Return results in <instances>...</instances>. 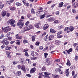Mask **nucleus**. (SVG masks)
I'll return each mask as SVG.
<instances>
[{
  "label": "nucleus",
  "mask_w": 78,
  "mask_h": 78,
  "mask_svg": "<svg viewBox=\"0 0 78 78\" xmlns=\"http://www.w3.org/2000/svg\"><path fill=\"white\" fill-rule=\"evenodd\" d=\"M3 7H4V5H2V6H1L0 7V11H1L2 10Z\"/></svg>",
  "instance_id": "46"
},
{
  "label": "nucleus",
  "mask_w": 78,
  "mask_h": 78,
  "mask_svg": "<svg viewBox=\"0 0 78 78\" xmlns=\"http://www.w3.org/2000/svg\"><path fill=\"white\" fill-rule=\"evenodd\" d=\"M16 5L18 6H20L22 5V4L19 2H16Z\"/></svg>",
  "instance_id": "28"
},
{
  "label": "nucleus",
  "mask_w": 78,
  "mask_h": 78,
  "mask_svg": "<svg viewBox=\"0 0 78 78\" xmlns=\"http://www.w3.org/2000/svg\"><path fill=\"white\" fill-rule=\"evenodd\" d=\"M55 14L57 16H58L59 14V12L58 11H57L55 12Z\"/></svg>",
  "instance_id": "61"
},
{
  "label": "nucleus",
  "mask_w": 78,
  "mask_h": 78,
  "mask_svg": "<svg viewBox=\"0 0 78 78\" xmlns=\"http://www.w3.org/2000/svg\"><path fill=\"white\" fill-rule=\"evenodd\" d=\"M63 37V36L62 35H60L59 36H57V38H61V37Z\"/></svg>",
  "instance_id": "59"
},
{
  "label": "nucleus",
  "mask_w": 78,
  "mask_h": 78,
  "mask_svg": "<svg viewBox=\"0 0 78 78\" xmlns=\"http://www.w3.org/2000/svg\"><path fill=\"white\" fill-rule=\"evenodd\" d=\"M22 75V72L20 71H18L16 73V75L17 76H20Z\"/></svg>",
  "instance_id": "13"
},
{
  "label": "nucleus",
  "mask_w": 78,
  "mask_h": 78,
  "mask_svg": "<svg viewBox=\"0 0 78 78\" xmlns=\"http://www.w3.org/2000/svg\"><path fill=\"white\" fill-rule=\"evenodd\" d=\"M59 22H60L58 20H55L54 21V23H59Z\"/></svg>",
  "instance_id": "27"
},
{
  "label": "nucleus",
  "mask_w": 78,
  "mask_h": 78,
  "mask_svg": "<svg viewBox=\"0 0 78 78\" xmlns=\"http://www.w3.org/2000/svg\"><path fill=\"white\" fill-rule=\"evenodd\" d=\"M9 23H10L11 26H12L13 27H15V25H14L15 20H13L12 19L9 20Z\"/></svg>",
  "instance_id": "1"
},
{
  "label": "nucleus",
  "mask_w": 78,
  "mask_h": 78,
  "mask_svg": "<svg viewBox=\"0 0 78 78\" xmlns=\"http://www.w3.org/2000/svg\"><path fill=\"white\" fill-rule=\"evenodd\" d=\"M18 26H20V28H22L23 26V23L22 22L18 23H17Z\"/></svg>",
  "instance_id": "4"
},
{
  "label": "nucleus",
  "mask_w": 78,
  "mask_h": 78,
  "mask_svg": "<svg viewBox=\"0 0 78 78\" xmlns=\"http://www.w3.org/2000/svg\"><path fill=\"white\" fill-rule=\"evenodd\" d=\"M55 43L57 45H59L61 42L59 40H56L55 41Z\"/></svg>",
  "instance_id": "20"
},
{
  "label": "nucleus",
  "mask_w": 78,
  "mask_h": 78,
  "mask_svg": "<svg viewBox=\"0 0 78 78\" xmlns=\"http://www.w3.org/2000/svg\"><path fill=\"white\" fill-rule=\"evenodd\" d=\"M6 3L7 5H10L11 3V2H10L9 1L6 2Z\"/></svg>",
  "instance_id": "56"
},
{
  "label": "nucleus",
  "mask_w": 78,
  "mask_h": 78,
  "mask_svg": "<svg viewBox=\"0 0 78 78\" xmlns=\"http://www.w3.org/2000/svg\"><path fill=\"white\" fill-rule=\"evenodd\" d=\"M64 28V27H63V26L62 25H61L60 26H59L58 27V30H61V29H62V28Z\"/></svg>",
  "instance_id": "30"
},
{
  "label": "nucleus",
  "mask_w": 78,
  "mask_h": 78,
  "mask_svg": "<svg viewBox=\"0 0 78 78\" xmlns=\"http://www.w3.org/2000/svg\"><path fill=\"white\" fill-rule=\"evenodd\" d=\"M36 38V37H35V36H33L32 37V41H35V39Z\"/></svg>",
  "instance_id": "41"
},
{
  "label": "nucleus",
  "mask_w": 78,
  "mask_h": 78,
  "mask_svg": "<svg viewBox=\"0 0 78 78\" xmlns=\"http://www.w3.org/2000/svg\"><path fill=\"white\" fill-rule=\"evenodd\" d=\"M46 62L48 63V64H50V62L49 60H48V59H47L46 60Z\"/></svg>",
  "instance_id": "51"
},
{
  "label": "nucleus",
  "mask_w": 78,
  "mask_h": 78,
  "mask_svg": "<svg viewBox=\"0 0 78 78\" xmlns=\"http://www.w3.org/2000/svg\"><path fill=\"white\" fill-rule=\"evenodd\" d=\"M34 26L35 27L37 28H38L39 29L40 28V27H39V23H35L34 25Z\"/></svg>",
  "instance_id": "8"
},
{
  "label": "nucleus",
  "mask_w": 78,
  "mask_h": 78,
  "mask_svg": "<svg viewBox=\"0 0 78 78\" xmlns=\"http://www.w3.org/2000/svg\"><path fill=\"white\" fill-rule=\"evenodd\" d=\"M7 28V29L8 31H11V28L9 27V26L7 27H6Z\"/></svg>",
  "instance_id": "32"
},
{
  "label": "nucleus",
  "mask_w": 78,
  "mask_h": 78,
  "mask_svg": "<svg viewBox=\"0 0 78 78\" xmlns=\"http://www.w3.org/2000/svg\"><path fill=\"white\" fill-rule=\"evenodd\" d=\"M63 4H64V3H63V2L60 3L59 4V7H62V6Z\"/></svg>",
  "instance_id": "29"
},
{
  "label": "nucleus",
  "mask_w": 78,
  "mask_h": 78,
  "mask_svg": "<svg viewBox=\"0 0 78 78\" xmlns=\"http://www.w3.org/2000/svg\"><path fill=\"white\" fill-rule=\"evenodd\" d=\"M58 70H59V72L61 74H62H62H63V71H61V69H58Z\"/></svg>",
  "instance_id": "43"
},
{
  "label": "nucleus",
  "mask_w": 78,
  "mask_h": 78,
  "mask_svg": "<svg viewBox=\"0 0 78 78\" xmlns=\"http://www.w3.org/2000/svg\"><path fill=\"white\" fill-rule=\"evenodd\" d=\"M67 9H70V8L71 7V6H70V5H69L67 6Z\"/></svg>",
  "instance_id": "62"
},
{
  "label": "nucleus",
  "mask_w": 78,
  "mask_h": 78,
  "mask_svg": "<svg viewBox=\"0 0 78 78\" xmlns=\"http://www.w3.org/2000/svg\"><path fill=\"white\" fill-rule=\"evenodd\" d=\"M31 55L33 57H34V56H36V55H34V51H31Z\"/></svg>",
  "instance_id": "25"
},
{
  "label": "nucleus",
  "mask_w": 78,
  "mask_h": 78,
  "mask_svg": "<svg viewBox=\"0 0 78 78\" xmlns=\"http://www.w3.org/2000/svg\"><path fill=\"white\" fill-rule=\"evenodd\" d=\"M48 27H49L48 24H46L44 26L43 30H46V29L48 28Z\"/></svg>",
  "instance_id": "7"
},
{
  "label": "nucleus",
  "mask_w": 78,
  "mask_h": 78,
  "mask_svg": "<svg viewBox=\"0 0 78 78\" xmlns=\"http://www.w3.org/2000/svg\"><path fill=\"white\" fill-rule=\"evenodd\" d=\"M4 44H5V45H8L9 42V41H7L4 42Z\"/></svg>",
  "instance_id": "48"
},
{
  "label": "nucleus",
  "mask_w": 78,
  "mask_h": 78,
  "mask_svg": "<svg viewBox=\"0 0 78 78\" xmlns=\"http://www.w3.org/2000/svg\"><path fill=\"white\" fill-rule=\"evenodd\" d=\"M48 53H44V56L45 58H47V56H48Z\"/></svg>",
  "instance_id": "36"
},
{
  "label": "nucleus",
  "mask_w": 78,
  "mask_h": 78,
  "mask_svg": "<svg viewBox=\"0 0 78 78\" xmlns=\"http://www.w3.org/2000/svg\"><path fill=\"white\" fill-rule=\"evenodd\" d=\"M69 69H68L65 72V73L67 76H69Z\"/></svg>",
  "instance_id": "14"
},
{
  "label": "nucleus",
  "mask_w": 78,
  "mask_h": 78,
  "mask_svg": "<svg viewBox=\"0 0 78 78\" xmlns=\"http://www.w3.org/2000/svg\"><path fill=\"white\" fill-rule=\"evenodd\" d=\"M29 28V29H33V28H34V27H33V26L31 24H30L28 26Z\"/></svg>",
  "instance_id": "21"
},
{
  "label": "nucleus",
  "mask_w": 78,
  "mask_h": 78,
  "mask_svg": "<svg viewBox=\"0 0 78 78\" xmlns=\"http://www.w3.org/2000/svg\"><path fill=\"white\" fill-rule=\"evenodd\" d=\"M28 51V49H25L23 50V52H25V51Z\"/></svg>",
  "instance_id": "63"
},
{
  "label": "nucleus",
  "mask_w": 78,
  "mask_h": 78,
  "mask_svg": "<svg viewBox=\"0 0 78 78\" xmlns=\"http://www.w3.org/2000/svg\"><path fill=\"white\" fill-rule=\"evenodd\" d=\"M62 31H59L58 32V33L57 34V36H59V34H62Z\"/></svg>",
  "instance_id": "50"
},
{
  "label": "nucleus",
  "mask_w": 78,
  "mask_h": 78,
  "mask_svg": "<svg viewBox=\"0 0 78 78\" xmlns=\"http://www.w3.org/2000/svg\"><path fill=\"white\" fill-rule=\"evenodd\" d=\"M16 37L17 39H22V37L19 36V35L18 34L16 35Z\"/></svg>",
  "instance_id": "9"
},
{
  "label": "nucleus",
  "mask_w": 78,
  "mask_h": 78,
  "mask_svg": "<svg viewBox=\"0 0 78 78\" xmlns=\"http://www.w3.org/2000/svg\"><path fill=\"white\" fill-rule=\"evenodd\" d=\"M19 63V62L18 61V62H16V61H14L13 62V64L14 65H15L16 64H18Z\"/></svg>",
  "instance_id": "37"
},
{
  "label": "nucleus",
  "mask_w": 78,
  "mask_h": 78,
  "mask_svg": "<svg viewBox=\"0 0 78 78\" xmlns=\"http://www.w3.org/2000/svg\"><path fill=\"white\" fill-rule=\"evenodd\" d=\"M31 13L32 14H35V12L33 9H31Z\"/></svg>",
  "instance_id": "26"
},
{
  "label": "nucleus",
  "mask_w": 78,
  "mask_h": 78,
  "mask_svg": "<svg viewBox=\"0 0 78 78\" xmlns=\"http://www.w3.org/2000/svg\"><path fill=\"white\" fill-rule=\"evenodd\" d=\"M23 42L24 44L28 43V41L26 40H23Z\"/></svg>",
  "instance_id": "31"
},
{
  "label": "nucleus",
  "mask_w": 78,
  "mask_h": 78,
  "mask_svg": "<svg viewBox=\"0 0 78 78\" xmlns=\"http://www.w3.org/2000/svg\"><path fill=\"white\" fill-rule=\"evenodd\" d=\"M53 38H54V36L53 35H50L49 37V40L51 41L52 40Z\"/></svg>",
  "instance_id": "18"
},
{
  "label": "nucleus",
  "mask_w": 78,
  "mask_h": 78,
  "mask_svg": "<svg viewBox=\"0 0 78 78\" xmlns=\"http://www.w3.org/2000/svg\"><path fill=\"white\" fill-rule=\"evenodd\" d=\"M44 73L45 75H44V76H45V77H46V78H50V76H49V75H50L51 74L50 73H48V72H44Z\"/></svg>",
  "instance_id": "2"
},
{
  "label": "nucleus",
  "mask_w": 78,
  "mask_h": 78,
  "mask_svg": "<svg viewBox=\"0 0 78 78\" xmlns=\"http://www.w3.org/2000/svg\"><path fill=\"white\" fill-rule=\"evenodd\" d=\"M78 59V56L76 55L75 58V61H76Z\"/></svg>",
  "instance_id": "47"
},
{
  "label": "nucleus",
  "mask_w": 78,
  "mask_h": 78,
  "mask_svg": "<svg viewBox=\"0 0 78 78\" xmlns=\"http://www.w3.org/2000/svg\"><path fill=\"white\" fill-rule=\"evenodd\" d=\"M72 51V48H70L68 50H67L66 51H67L68 54H70V52H71V51Z\"/></svg>",
  "instance_id": "22"
},
{
  "label": "nucleus",
  "mask_w": 78,
  "mask_h": 78,
  "mask_svg": "<svg viewBox=\"0 0 78 78\" xmlns=\"http://www.w3.org/2000/svg\"><path fill=\"white\" fill-rule=\"evenodd\" d=\"M8 41V39L7 38H5L2 41H1L2 43H4L5 41Z\"/></svg>",
  "instance_id": "33"
},
{
  "label": "nucleus",
  "mask_w": 78,
  "mask_h": 78,
  "mask_svg": "<svg viewBox=\"0 0 78 78\" xmlns=\"http://www.w3.org/2000/svg\"><path fill=\"white\" fill-rule=\"evenodd\" d=\"M6 53L7 55H10V54H11V52L9 51V52L6 51Z\"/></svg>",
  "instance_id": "44"
},
{
  "label": "nucleus",
  "mask_w": 78,
  "mask_h": 78,
  "mask_svg": "<svg viewBox=\"0 0 78 78\" xmlns=\"http://www.w3.org/2000/svg\"><path fill=\"white\" fill-rule=\"evenodd\" d=\"M10 10H11V11H14L15 10H16V7H13L10 8Z\"/></svg>",
  "instance_id": "35"
},
{
  "label": "nucleus",
  "mask_w": 78,
  "mask_h": 78,
  "mask_svg": "<svg viewBox=\"0 0 78 78\" xmlns=\"http://www.w3.org/2000/svg\"><path fill=\"white\" fill-rule=\"evenodd\" d=\"M6 15V11H3L2 12V17H5Z\"/></svg>",
  "instance_id": "11"
},
{
  "label": "nucleus",
  "mask_w": 78,
  "mask_h": 78,
  "mask_svg": "<svg viewBox=\"0 0 78 78\" xmlns=\"http://www.w3.org/2000/svg\"><path fill=\"white\" fill-rule=\"evenodd\" d=\"M54 48V46H53V44L51 45L50 46H49V48L51 50V49H52V48Z\"/></svg>",
  "instance_id": "39"
},
{
  "label": "nucleus",
  "mask_w": 78,
  "mask_h": 78,
  "mask_svg": "<svg viewBox=\"0 0 78 78\" xmlns=\"http://www.w3.org/2000/svg\"><path fill=\"white\" fill-rule=\"evenodd\" d=\"M30 29H29L28 27L26 26L24 27L23 30V32H22V33H23L25 32V31H30Z\"/></svg>",
  "instance_id": "3"
},
{
  "label": "nucleus",
  "mask_w": 78,
  "mask_h": 78,
  "mask_svg": "<svg viewBox=\"0 0 78 78\" xmlns=\"http://www.w3.org/2000/svg\"><path fill=\"white\" fill-rule=\"evenodd\" d=\"M1 68H2L3 71H5V70H6V68L4 66H2Z\"/></svg>",
  "instance_id": "17"
},
{
  "label": "nucleus",
  "mask_w": 78,
  "mask_h": 78,
  "mask_svg": "<svg viewBox=\"0 0 78 78\" xmlns=\"http://www.w3.org/2000/svg\"><path fill=\"white\" fill-rule=\"evenodd\" d=\"M5 36H4V35H2L1 36H0V39H2Z\"/></svg>",
  "instance_id": "52"
},
{
  "label": "nucleus",
  "mask_w": 78,
  "mask_h": 78,
  "mask_svg": "<svg viewBox=\"0 0 78 78\" xmlns=\"http://www.w3.org/2000/svg\"><path fill=\"white\" fill-rule=\"evenodd\" d=\"M35 45H39V42H37L35 43Z\"/></svg>",
  "instance_id": "64"
},
{
  "label": "nucleus",
  "mask_w": 78,
  "mask_h": 78,
  "mask_svg": "<svg viewBox=\"0 0 78 78\" xmlns=\"http://www.w3.org/2000/svg\"><path fill=\"white\" fill-rule=\"evenodd\" d=\"M11 47L9 45H6L5 47V49L6 50H11Z\"/></svg>",
  "instance_id": "5"
},
{
  "label": "nucleus",
  "mask_w": 78,
  "mask_h": 78,
  "mask_svg": "<svg viewBox=\"0 0 78 78\" xmlns=\"http://www.w3.org/2000/svg\"><path fill=\"white\" fill-rule=\"evenodd\" d=\"M20 62L21 64H23V58H20Z\"/></svg>",
  "instance_id": "34"
},
{
  "label": "nucleus",
  "mask_w": 78,
  "mask_h": 78,
  "mask_svg": "<svg viewBox=\"0 0 78 78\" xmlns=\"http://www.w3.org/2000/svg\"><path fill=\"white\" fill-rule=\"evenodd\" d=\"M48 14V13L47 11H45L44 12V14L45 16H47Z\"/></svg>",
  "instance_id": "55"
},
{
  "label": "nucleus",
  "mask_w": 78,
  "mask_h": 78,
  "mask_svg": "<svg viewBox=\"0 0 78 78\" xmlns=\"http://www.w3.org/2000/svg\"><path fill=\"white\" fill-rule=\"evenodd\" d=\"M50 31L51 33H56V31L52 28L50 29Z\"/></svg>",
  "instance_id": "12"
},
{
  "label": "nucleus",
  "mask_w": 78,
  "mask_h": 78,
  "mask_svg": "<svg viewBox=\"0 0 78 78\" xmlns=\"http://www.w3.org/2000/svg\"><path fill=\"white\" fill-rule=\"evenodd\" d=\"M66 65L69 67H70V66H71V64H70V61L69 60V59L68 60L67 62L66 63Z\"/></svg>",
  "instance_id": "10"
},
{
  "label": "nucleus",
  "mask_w": 78,
  "mask_h": 78,
  "mask_svg": "<svg viewBox=\"0 0 78 78\" xmlns=\"http://www.w3.org/2000/svg\"><path fill=\"white\" fill-rule=\"evenodd\" d=\"M48 20L49 21H53L55 20V18L53 17H51L50 18H49L48 19Z\"/></svg>",
  "instance_id": "16"
},
{
  "label": "nucleus",
  "mask_w": 78,
  "mask_h": 78,
  "mask_svg": "<svg viewBox=\"0 0 78 78\" xmlns=\"http://www.w3.org/2000/svg\"><path fill=\"white\" fill-rule=\"evenodd\" d=\"M47 36H46L44 37V41H47Z\"/></svg>",
  "instance_id": "60"
},
{
  "label": "nucleus",
  "mask_w": 78,
  "mask_h": 78,
  "mask_svg": "<svg viewBox=\"0 0 78 78\" xmlns=\"http://www.w3.org/2000/svg\"><path fill=\"white\" fill-rule=\"evenodd\" d=\"M29 24H30V22L29 21H27L25 23V25L26 26H28Z\"/></svg>",
  "instance_id": "45"
},
{
  "label": "nucleus",
  "mask_w": 78,
  "mask_h": 78,
  "mask_svg": "<svg viewBox=\"0 0 78 78\" xmlns=\"http://www.w3.org/2000/svg\"><path fill=\"white\" fill-rule=\"evenodd\" d=\"M74 5L75 6L74 7V8H75L76 6H78V3L77 2H76L74 3Z\"/></svg>",
  "instance_id": "40"
},
{
  "label": "nucleus",
  "mask_w": 78,
  "mask_h": 78,
  "mask_svg": "<svg viewBox=\"0 0 78 78\" xmlns=\"http://www.w3.org/2000/svg\"><path fill=\"white\" fill-rule=\"evenodd\" d=\"M21 69V70H23V71H24L25 72H26V69H25V66H22Z\"/></svg>",
  "instance_id": "15"
},
{
  "label": "nucleus",
  "mask_w": 78,
  "mask_h": 78,
  "mask_svg": "<svg viewBox=\"0 0 78 78\" xmlns=\"http://www.w3.org/2000/svg\"><path fill=\"white\" fill-rule=\"evenodd\" d=\"M45 34H46V33L45 32L43 34L41 35V37H43Z\"/></svg>",
  "instance_id": "42"
},
{
  "label": "nucleus",
  "mask_w": 78,
  "mask_h": 78,
  "mask_svg": "<svg viewBox=\"0 0 78 78\" xmlns=\"http://www.w3.org/2000/svg\"><path fill=\"white\" fill-rule=\"evenodd\" d=\"M36 14L37 16H40L41 15V13L40 12H38L36 13Z\"/></svg>",
  "instance_id": "24"
},
{
  "label": "nucleus",
  "mask_w": 78,
  "mask_h": 78,
  "mask_svg": "<svg viewBox=\"0 0 78 78\" xmlns=\"http://www.w3.org/2000/svg\"><path fill=\"white\" fill-rule=\"evenodd\" d=\"M73 30H74V28H73V27L72 26H71L69 28V30L71 31H73Z\"/></svg>",
  "instance_id": "23"
},
{
  "label": "nucleus",
  "mask_w": 78,
  "mask_h": 78,
  "mask_svg": "<svg viewBox=\"0 0 78 78\" xmlns=\"http://www.w3.org/2000/svg\"><path fill=\"white\" fill-rule=\"evenodd\" d=\"M35 71H36V68L34 67L31 69L30 73H33L35 72Z\"/></svg>",
  "instance_id": "6"
},
{
  "label": "nucleus",
  "mask_w": 78,
  "mask_h": 78,
  "mask_svg": "<svg viewBox=\"0 0 78 78\" xmlns=\"http://www.w3.org/2000/svg\"><path fill=\"white\" fill-rule=\"evenodd\" d=\"M44 17H45V15H43L41 16L40 19H44Z\"/></svg>",
  "instance_id": "49"
},
{
  "label": "nucleus",
  "mask_w": 78,
  "mask_h": 78,
  "mask_svg": "<svg viewBox=\"0 0 78 78\" xmlns=\"http://www.w3.org/2000/svg\"><path fill=\"white\" fill-rule=\"evenodd\" d=\"M45 66H43V67L42 68V70L43 71V72H44V71H45Z\"/></svg>",
  "instance_id": "38"
},
{
  "label": "nucleus",
  "mask_w": 78,
  "mask_h": 78,
  "mask_svg": "<svg viewBox=\"0 0 78 78\" xmlns=\"http://www.w3.org/2000/svg\"><path fill=\"white\" fill-rule=\"evenodd\" d=\"M25 56H27V57H28L29 56V55H28V53L27 52H25Z\"/></svg>",
  "instance_id": "58"
},
{
  "label": "nucleus",
  "mask_w": 78,
  "mask_h": 78,
  "mask_svg": "<svg viewBox=\"0 0 78 78\" xmlns=\"http://www.w3.org/2000/svg\"><path fill=\"white\" fill-rule=\"evenodd\" d=\"M43 9L42 7H40V8H39L38 10H39V12H42V11H42V10Z\"/></svg>",
  "instance_id": "54"
},
{
  "label": "nucleus",
  "mask_w": 78,
  "mask_h": 78,
  "mask_svg": "<svg viewBox=\"0 0 78 78\" xmlns=\"http://www.w3.org/2000/svg\"><path fill=\"white\" fill-rule=\"evenodd\" d=\"M16 42H17L16 43V44L17 45H19L20 44V42H20V41L18 40H16Z\"/></svg>",
  "instance_id": "57"
},
{
  "label": "nucleus",
  "mask_w": 78,
  "mask_h": 78,
  "mask_svg": "<svg viewBox=\"0 0 78 78\" xmlns=\"http://www.w3.org/2000/svg\"><path fill=\"white\" fill-rule=\"evenodd\" d=\"M72 12L73 13H76V10L73 9L72 10Z\"/></svg>",
  "instance_id": "53"
},
{
  "label": "nucleus",
  "mask_w": 78,
  "mask_h": 78,
  "mask_svg": "<svg viewBox=\"0 0 78 78\" xmlns=\"http://www.w3.org/2000/svg\"><path fill=\"white\" fill-rule=\"evenodd\" d=\"M2 29L4 30V31L5 33H7L8 31L6 27L5 28H2Z\"/></svg>",
  "instance_id": "19"
}]
</instances>
